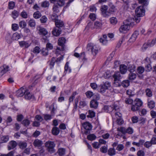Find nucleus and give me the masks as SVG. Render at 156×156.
<instances>
[{
	"label": "nucleus",
	"mask_w": 156,
	"mask_h": 156,
	"mask_svg": "<svg viewBox=\"0 0 156 156\" xmlns=\"http://www.w3.org/2000/svg\"><path fill=\"white\" fill-rule=\"evenodd\" d=\"M132 20L127 19L124 22V24L121 25L119 29V31L121 33H125L129 30L130 26L132 25Z\"/></svg>",
	"instance_id": "f257e3e1"
},
{
	"label": "nucleus",
	"mask_w": 156,
	"mask_h": 156,
	"mask_svg": "<svg viewBox=\"0 0 156 156\" xmlns=\"http://www.w3.org/2000/svg\"><path fill=\"white\" fill-rule=\"evenodd\" d=\"M87 49L89 51H90L94 56L97 55L100 50L98 46L91 43H89L87 44Z\"/></svg>",
	"instance_id": "f03ea898"
},
{
	"label": "nucleus",
	"mask_w": 156,
	"mask_h": 156,
	"mask_svg": "<svg viewBox=\"0 0 156 156\" xmlns=\"http://www.w3.org/2000/svg\"><path fill=\"white\" fill-rule=\"evenodd\" d=\"M45 145L47 150L51 154L55 152L54 148L55 146V144L53 141H48L45 143Z\"/></svg>",
	"instance_id": "7ed1b4c3"
},
{
	"label": "nucleus",
	"mask_w": 156,
	"mask_h": 156,
	"mask_svg": "<svg viewBox=\"0 0 156 156\" xmlns=\"http://www.w3.org/2000/svg\"><path fill=\"white\" fill-rule=\"evenodd\" d=\"M83 128L85 129L84 133L86 134H87L90 133V131L91 129L92 126L90 123L88 122L84 123L83 124Z\"/></svg>",
	"instance_id": "20e7f679"
},
{
	"label": "nucleus",
	"mask_w": 156,
	"mask_h": 156,
	"mask_svg": "<svg viewBox=\"0 0 156 156\" xmlns=\"http://www.w3.org/2000/svg\"><path fill=\"white\" fill-rule=\"evenodd\" d=\"M145 11L143 9V6H140L137 8L135 10V12L138 17L142 16L144 15Z\"/></svg>",
	"instance_id": "39448f33"
},
{
	"label": "nucleus",
	"mask_w": 156,
	"mask_h": 156,
	"mask_svg": "<svg viewBox=\"0 0 156 156\" xmlns=\"http://www.w3.org/2000/svg\"><path fill=\"white\" fill-rule=\"evenodd\" d=\"M108 6L107 5H104L101 6V10L102 15L105 17L108 16L109 13L107 11Z\"/></svg>",
	"instance_id": "423d86ee"
},
{
	"label": "nucleus",
	"mask_w": 156,
	"mask_h": 156,
	"mask_svg": "<svg viewBox=\"0 0 156 156\" xmlns=\"http://www.w3.org/2000/svg\"><path fill=\"white\" fill-rule=\"evenodd\" d=\"M37 29L39 31L40 35L45 36L48 33V32L45 28L40 26H37Z\"/></svg>",
	"instance_id": "0eeeda50"
},
{
	"label": "nucleus",
	"mask_w": 156,
	"mask_h": 156,
	"mask_svg": "<svg viewBox=\"0 0 156 156\" xmlns=\"http://www.w3.org/2000/svg\"><path fill=\"white\" fill-rule=\"evenodd\" d=\"M17 144L16 141L14 140H11L10 141L8 145V149L10 150L14 149L17 146Z\"/></svg>",
	"instance_id": "6e6552de"
},
{
	"label": "nucleus",
	"mask_w": 156,
	"mask_h": 156,
	"mask_svg": "<svg viewBox=\"0 0 156 156\" xmlns=\"http://www.w3.org/2000/svg\"><path fill=\"white\" fill-rule=\"evenodd\" d=\"M27 89H24L22 87L20 88V89L17 91L16 96L17 97H21L25 95Z\"/></svg>",
	"instance_id": "1a4fd4ad"
},
{
	"label": "nucleus",
	"mask_w": 156,
	"mask_h": 156,
	"mask_svg": "<svg viewBox=\"0 0 156 156\" xmlns=\"http://www.w3.org/2000/svg\"><path fill=\"white\" fill-rule=\"evenodd\" d=\"M118 108L117 106L113 105V107L111 106H105L104 107L105 111L106 112H110L114 111V109Z\"/></svg>",
	"instance_id": "9d476101"
},
{
	"label": "nucleus",
	"mask_w": 156,
	"mask_h": 156,
	"mask_svg": "<svg viewBox=\"0 0 156 156\" xmlns=\"http://www.w3.org/2000/svg\"><path fill=\"white\" fill-rule=\"evenodd\" d=\"M116 109H114L112 113V116L113 120H115L119 117H121L122 114L119 112H115Z\"/></svg>",
	"instance_id": "9b49d317"
},
{
	"label": "nucleus",
	"mask_w": 156,
	"mask_h": 156,
	"mask_svg": "<svg viewBox=\"0 0 156 156\" xmlns=\"http://www.w3.org/2000/svg\"><path fill=\"white\" fill-rule=\"evenodd\" d=\"M9 67L8 66L4 65L0 68V75L2 76L9 71Z\"/></svg>",
	"instance_id": "f8f14e48"
},
{
	"label": "nucleus",
	"mask_w": 156,
	"mask_h": 156,
	"mask_svg": "<svg viewBox=\"0 0 156 156\" xmlns=\"http://www.w3.org/2000/svg\"><path fill=\"white\" fill-rule=\"evenodd\" d=\"M138 34V32L137 31H135L129 39V41L130 42H134L136 40Z\"/></svg>",
	"instance_id": "ddd939ff"
},
{
	"label": "nucleus",
	"mask_w": 156,
	"mask_h": 156,
	"mask_svg": "<svg viewBox=\"0 0 156 156\" xmlns=\"http://www.w3.org/2000/svg\"><path fill=\"white\" fill-rule=\"evenodd\" d=\"M55 25L57 28H60L64 27V23L63 21L60 20H57L55 21Z\"/></svg>",
	"instance_id": "4468645a"
},
{
	"label": "nucleus",
	"mask_w": 156,
	"mask_h": 156,
	"mask_svg": "<svg viewBox=\"0 0 156 156\" xmlns=\"http://www.w3.org/2000/svg\"><path fill=\"white\" fill-rule=\"evenodd\" d=\"M33 145L35 147H40L43 144V142L41 140L36 139L33 142Z\"/></svg>",
	"instance_id": "2eb2a0df"
},
{
	"label": "nucleus",
	"mask_w": 156,
	"mask_h": 156,
	"mask_svg": "<svg viewBox=\"0 0 156 156\" xmlns=\"http://www.w3.org/2000/svg\"><path fill=\"white\" fill-rule=\"evenodd\" d=\"M113 77L114 78V81L115 82L119 81L122 77L120 73L119 72H115Z\"/></svg>",
	"instance_id": "dca6fc26"
},
{
	"label": "nucleus",
	"mask_w": 156,
	"mask_h": 156,
	"mask_svg": "<svg viewBox=\"0 0 156 156\" xmlns=\"http://www.w3.org/2000/svg\"><path fill=\"white\" fill-rule=\"evenodd\" d=\"M61 32V30L60 28L55 27L52 31V33L54 35L58 36H59Z\"/></svg>",
	"instance_id": "f3484780"
},
{
	"label": "nucleus",
	"mask_w": 156,
	"mask_h": 156,
	"mask_svg": "<svg viewBox=\"0 0 156 156\" xmlns=\"http://www.w3.org/2000/svg\"><path fill=\"white\" fill-rule=\"evenodd\" d=\"M127 67L125 65L122 64L120 66V71L122 74H125L127 72Z\"/></svg>",
	"instance_id": "a211bd4d"
},
{
	"label": "nucleus",
	"mask_w": 156,
	"mask_h": 156,
	"mask_svg": "<svg viewBox=\"0 0 156 156\" xmlns=\"http://www.w3.org/2000/svg\"><path fill=\"white\" fill-rule=\"evenodd\" d=\"M66 39L65 38L62 37L59 39L58 41V43L59 45L61 46L62 50H63V46L64 43H65Z\"/></svg>",
	"instance_id": "6ab92c4d"
},
{
	"label": "nucleus",
	"mask_w": 156,
	"mask_h": 156,
	"mask_svg": "<svg viewBox=\"0 0 156 156\" xmlns=\"http://www.w3.org/2000/svg\"><path fill=\"white\" fill-rule=\"evenodd\" d=\"M134 104L140 108L142 105L143 102L140 99L136 98L134 101Z\"/></svg>",
	"instance_id": "aec40b11"
},
{
	"label": "nucleus",
	"mask_w": 156,
	"mask_h": 156,
	"mask_svg": "<svg viewBox=\"0 0 156 156\" xmlns=\"http://www.w3.org/2000/svg\"><path fill=\"white\" fill-rule=\"evenodd\" d=\"M98 105V102L95 100H91L90 102V107L91 108H96Z\"/></svg>",
	"instance_id": "412c9836"
},
{
	"label": "nucleus",
	"mask_w": 156,
	"mask_h": 156,
	"mask_svg": "<svg viewBox=\"0 0 156 156\" xmlns=\"http://www.w3.org/2000/svg\"><path fill=\"white\" fill-rule=\"evenodd\" d=\"M19 44L21 47H25V48H27L30 45V44L27 42L24 41L19 42Z\"/></svg>",
	"instance_id": "4be33fe9"
},
{
	"label": "nucleus",
	"mask_w": 156,
	"mask_h": 156,
	"mask_svg": "<svg viewBox=\"0 0 156 156\" xmlns=\"http://www.w3.org/2000/svg\"><path fill=\"white\" fill-rule=\"evenodd\" d=\"M107 36L106 35H104L103 37L100 39V42L103 45H106L108 43V40H107Z\"/></svg>",
	"instance_id": "5701e85b"
},
{
	"label": "nucleus",
	"mask_w": 156,
	"mask_h": 156,
	"mask_svg": "<svg viewBox=\"0 0 156 156\" xmlns=\"http://www.w3.org/2000/svg\"><path fill=\"white\" fill-rule=\"evenodd\" d=\"M145 92L146 96L148 97H151L153 95L152 91L150 88H146L145 90Z\"/></svg>",
	"instance_id": "b1692460"
},
{
	"label": "nucleus",
	"mask_w": 156,
	"mask_h": 156,
	"mask_svg": "<svg viewBox=\"0 0 156 156\" xmlns=\"http://www.w3.org/2000/svg\"><path fill=\"white\" fill-rule=\"evenodd\" d=\"M60 132L59 129L56 127H53L51 130V132L53 135H58Z\"/></svg>",
	"instance_id": "393cba45"
},
{
	"label": "nucleus",
	"mask_w": 156,
	"mask_h": 156,
	"mask_svg": "<svg viewBox=\"0 0 156 156\" xmlns=\"http://www.w3.org/2000/svg\"><path fill=\"white\" fill-rule=\"evenodd\" d=\"M34 96L31 94L28 90H27L25 95V98L26 99L30 100L33 98Z\"/></svg>",
	"instance_id": "a878e982"
},
{
	"label": "nucleus",
	"mask_w": 156,
	"mask_h": 156,
	"mask_svg": "<svg viewBox=\"0 0 156 156\" xmlns=\"http://www.w3.org/2000/svg\"><path fill=\"white\" fill-rule=\"evenodd\" d=\"M108 154L110 156H112L116 154L115 149L114 148H110L108 151Z\"/></svg>",
	"instance_id": "bb28decb"
},
{
	"label": "nucleus",
	"mask_w": 156,
	"mask_h": 156,
	"mask_svg": "<svg viewBox=\"0 0 156 156\" xmlns=\"http://www.w3.org/2000/svg\"><path fill=\"white\" fill-rule=\"evenodd\" d=\"M148 106L150 108H153L155 106V103L153 101L150 100L148 99Z\"/></svg>",
	"instance_id": "cd10ccee"
},
{
	"label": "nucleus",
	"mask_w": 156,
	"mask_h": 156,
	"mask_svg": "<svg viewBox=\"0 0 156 156\" xmlns=\"http://www.w3.org/2000/svg\"><path fill=\"white\" fill-rule=\"evenodd\" d=\"M53 13H57L59 12L60 10L59 7L57 4H54L52 8Z\"/></svg>",
	"instance_id": "c85d7f7f"
},
{
	"label": "nucleus",
	"mask_w": 156,
	"mask_h": 156,
	"mask_svg": "<svg viewBox=\"0 0 156 156\" xmlns=\"http://www.w3.org/2000/svg\"><path fill=\"white\" fill-rule=\"evenodd\" d=\"M12 18L15 19L17 18L19 15V12L16 10H14L12 12Z\"/></svg>",
	"instance_id": "c756f323"
},
{
	"label": "nucleus",
	"mask_w": 156,
	"mask_h": 156,
	"mask_svg": "<svg viewBox=\"0 0 156 156\" xmlns=\"http://www.w3.org/2000/svg\"><path fill=\"white\" fill-rule=\"evenodd\" d=\"M85 54L84 52L82 53L81 55H80V54L77 53H75L74 54V56L78 58L80 57V58H82L83 60H85Z\"/></svg>",
	"instance_id": "7c9ffc66"
},
{
	"label": "nucleus",
	"mask_w": 156,
	"mask_h": 156,
	"mask_svg": "<svg viewBox=\"0 0 156 156\" xmlns=\"http://www.w3.org/2000/svg\"><path fill=\"white\" fill-rule=\"evenodd\" d=\"M21 37V35L17 32L14 33L12 37V39L13 40H18Z\"/></svg>",
	"instance_id": "2f4dec72"
},
{
	"label": "nucleus",
	"mask_w": 156,
	"mask_h": 156,
	"mask_svg": "<svg viewBox=\"0 0 156 156\" xmlns=\"http://www.w3.org/2000/svg\"><path fill=\"white\" fill-rule=\"evenodd\" d=\"M109 11L110 12H114L116 10L115 6L112 3H110L109 5Z\"/></svg>",
	"instance_id": "473e14b6"
},
{
	"label": "nucleus",
	"mask_w": 156,
	"mask_h": 156,
	"mask_svg": "<svg viewBox=\"0 0 156 156\" xmlns=\"http://www.w3.org/2000/svg\"><path fill=\"white\" fill-rule=\"evenodd\" d=\"M66 150L64 148H60L58 149L57 153L59 155H64L65 153Z\"/></svg>",
	"instance_id": "72a5a7b5"
},
{
	"label": "nucleus",
	"mask_w": 156,
	"mask_h": 156,
	"mask_svg": "<svg viewBox=\"0 0 156 156\" xmlns=\"http://www.w3.org/2000/svg\"><path fill=\"white\" fill-rule=\"evenodd\" d=\"M102 24L101 22L96 21L94 23V27L97 29H100L101 28Z\"/></svg>",
	"instance_id": "f704fd0d"
},
{
	"label": "nucleus",
	"mask_w": 156,
	"mask_h": 156,
	"mask_svg": "<svg viewBox=\"0 0 156 156\" xmlns=\"http://www.w3.org/2000/svg\"><path fill=\"white\" fill-rule=\"evenodd\" d=\"M96 137V136L94 134H90L87 136V139L91 141L95 140Z\"/></svg>",
	"instance_id": "c9c22d12"
},
{
	"label": "nucleus",
	"mask_w": 156,
	"mask_h": 156,
	"mask_svg": "<svg viewBox=\"0 0 156 156\" xmlns=\"http://www.w3.org/2000/svg\"><path fill=\"white\" fill-rule=\"evenodd\" d=\"M110 23L112 25L116 24L118 22L117 18L115 17H112L110 19Z\"/></svg>",
	"instance_id": "e433bc0d"
},
{
	"label": "nucleus",
	"mask_w": 156,
	"mask_h": 156,
	"mask_svg": "<svg viewBox=\"0 0 156 156\" xmlns=\"http://www.w3.org/2000/svg\"><path fill=\"white\" fill-rule=\"evenodd\" d=\"M22 124H23L24 126H28L30 123V121L27 119H24L21 122Z\"/></svg>",
	"instance_id": "4c0bfd02"
},
{
	"label": "nucleus",
	"mask_w": 156,
	"mask_h": 156,
	"mask_svg": "<svg viewBox=\"0 0 156 156\" xmlns=\"http://www.w3.org/2000/svg\"><path fill=\"white\" fill-rule=\"evenodd\" d=\"M128 70L130 73H133L135 70V67L133 65H129L128 67Z\"/></svg>",
	"instance_id": "58836bf2"
},
{
	"label": "nucleus",
	"mask_w": 156,
	"mask_h": 156,
	"mask_svg": "<svg viewBox=\"0 0 156 156\" xmlns=\"http://www.w3.org/2000/svg\"><path fill=\"white\" fill-rule=\"evenodd\" d=\"M49 3L48 1H45L41 2V6L43 8L48 7L49 6Z\"/></svg>",
	"instance_id": "ea45409f"
},
{
	"label": "nucleus",
	"mask_w": 156,
	"mask_h": 156,
	"mask_svg": "<svg viewBox=\"0 0 156 156\" xmlns=\"http://www.w3.org/2000/svg\"><path fill=\"white\" fill-rule=\"evenodd\" d=\"M136 77V75L133 73H130L129 75V79L130 80H133Z\"/></svg>",
	"instance_id": "a19ab883"
},
{
	"label": "nucleus",
	"mask_w": 156,
	"mask_h": 156,
	"mask_svg": "<svg viewBox=\"0 0 156 156\" xmlns=\"http://www.w3.org/2000/svg\"><path fill=\"white\" fill-rule=\"evenodd\" d=\"M28 24L31 27H34L36 25L35 21L33 19L30 20L28 22Z\"/></svg>",
	"instance_id": "79ce46f5"
},
{
	"label": "nucleus",
	"mask_w": 156,
	"mask_h": 156,
	"mask_svg": "<svg viewBox=\"0 0 156 156\" xmlns=\"http://www.w3.org/2000/svg\"><path fill=\"white\" fill-rule=\"evenodd\" d=\"M140 108H139L134 104L132 105L131 107V110L133 112H136L137 111H138L140 110Z\"/></svg>",
	"instance_id": "37998d69"
},
{
	"label": "nucleus",
	"mask_w": 156,
	"mask_h": 156,
	"mask_svg": "<svg viewBox=\"0 0 156 156\" xmlns=\"http://www.w3.org/2000/svg\"><path fill=\"white\" fill-rule=\"evenodd\" d=\"M129 84V82L128 80H124L122 83V86L124 87H127Z\"/></svg>",
	"instance_id": "c03bdc74"
},
{
	"label": "nucleus",
	"mask_w": 156,
	"mask_h": 156,
	"mask_svg": "<svg viewBox=\"0 0 156 156\" xmlns=\"http://www.w3.org/2000/svg\"><path fill=\"white\" fill-rule=\"evenodd\" d=\"M95 116V113L93 111L89 110L88 111V115H87L88 117L92 118Z\"/></svg>",
	"instance_id": "a18cd8bd"
},
{
	"label": "nucleus",
	"mask_w": 156,
	"mask_h": 156,
	"mask_svg": "<svg viewBox=\"0 0 156 156\" xmlns=\"http://www.w3.org/2000/svg\"><path fill=\"white\" fill-rule=\"evenodd\" d=\"M1 139L2 143H6L9 140V136H3L1 137Z\"/></svg>",
	"instance_id": "49530a36"
},
{
	"label": "nucleus",
	"mask_w": 156,
	"mask_h": 156,
	"mask_svg": "<svg viewBox=\"0 0 156 156\" xmlns=\"http://www.w3.org/2000/svg\"><path fill=\"white\" fill-rule=\"evenodd\" d=\"M41 16V14L39 11L35 12L33 14V17L35 19H38Z\"/></svg>",
	"instance_id": "de8ad7c7"
},
{
	"label": "nucleus",
	"mask_w": 156,
	"mask_h": 156,
	"mask_svg": "<svg viewBox=\"0 0 156 156\" xmlns=\"http://www.w3.org/2000/svg\"><path fill=\"white\" fill-rule=\"evenodd\" d=\"M99 92L101 93H104L105 91L106 90H107L103 85H100L99 86Z\"/></svg>",
	"instance_id": "09e8293b"
},
{
	"label": "nucleus",
	"mask_w": 156,
	"mask_h": 156,
	"mask_svg": "<svg viewBox=\"0 0 156 156\" xmlns=\"http://www.w3.org/2000/svg\"><path fill=\"white\" fill-rule=\"evenodd\" d=\"M65 72L68 71L69 73H70L71 72V69L69 68V62H67L65 65Z\"/></svg>",
	"instance_id": "8fccbe9b"
},
{
	"label": "nucleus",
	"mask_w": 156,
	"mask_h": 156,
	"mask_svg": "<svg viewBox=\"0 0 156 156\" xmlns=\"http://www.w3.org/2000/svg\"><path fill=\"white\" fill-rule=\"evenodd\" d=\"M117 130L120 132L122 134H125L126 133V129L124 127H119L117 128Z\"/></svg>",
	"instance_id": "3c124183"
},
{
	"label": "nucleus",
	"mask_w": 156,
	"mask_h": 156,
	"mask_svg": "<svg viewBox=\"0 0 156 156\" xmlns=\"http://www.w3.org/2000/svg\"><path fill=\"white\" fill-rule=\"evenodd\" d=\"M87 105L86 102L84 101H81L80 102L79 105V108H82L86 106Z\"/></svg>",
	"instance_id": "603ef678"
},
{
	"label": "nucleus",
	"mask_w": 156,
	"mask_h": 156,
	"mask_svg": "<svg viewBox=\"0 0 156 156\" xmlns=\"http://www.w3.org/2000/svg\"><path fill=\"white\" fill-rule=\"evenodd\" d=\"M125 102L126 104H131L133 103V101L129 98H127L125 99Z\"/></svg>",
	"instance_id": "864d4df0"
},
{
	"label": "nucleus",
	"mask_w": 156,
	"mask_h": 156,
	"mask_svg": "<svg viewBox=\"0 0 156 156\" xmlns=\"http://www.w3.org/2000/svg\"><path fill=\"white\" fill-rule=\"evenodd\" d=\"M19 25L20 27L24 28L26 27L27 24L24 21H21L19 22Z\"/></svg>",
	"instance_id": "5fc2aeb1"
},
{
	"label": "nucleus",
	"mask_w": 156,
	"mask_h": 156,
	"mask_svg": "<svg viewBox=\"0 0 156 156\" xmlns=\"http://www.w3.org/2000/svg\"><path fill=\"white\" fill-rule=\"evenodd\" d=\"M76 94V92H74L72 93V95L70 97L69 99V103L71 102H72L73 99L75 98V96Z\"/></svg>",
	"instance_id": "6e6d98bb"
},
{
	"label": "nucleus",
	"mask_w": 156,
	"mask_h": 156,
	"mask_svg": "<svg viewBox=\"0 0 156 156\" xmlns=\"http://www.w3.org/2000/svg\"><path fill=\"white\" fill-rule=\"evenodd\" d=\"M21 16L22 17L26 19L27 17L28 13L25 10H23L21 13Z\"/></svg>",
	"instance_id": "4d7b16f0"
},
{
	"label": "nucleus",
	"mask_w": 156,
	"mask_h": 156,
	"mask_svg": "<svg viewBox=\"0 0 156 156\" xmlns=\"http://www.w3.org/2000/svg\"><path fill=\"white\" fill-rule=\"evenodd\" d=\"M53 45L50 43H47L46 45V48L48 50H51L53 49Z\"/></svg>",
	"instance_id": "13d9d810"
},
{
	"label": "nucleus",
	"mask_w": 156,
	"mask_h": 156,
	"mask_svg": "<svg viewBox=\"0 0 156 156\" xmlns=\"http://www.w3.org/2000/svg\"><path fill=\"white\" fill-rule=\"evenodd\" d=\"M137 71L139 74H141L144 72V69L142 67L139 66L137 68Z\"/></svg>",
	"instance_id": "bf43d9fd"
},
{
	"label": "nucleus",
	"mask_w": 156,
	"mask_h": 156,
	"mask_svg": "<svg viewBox=\"0 0 156 156\" xmlns=\"http://www.w3.org/2000/svg\"><path fill=\"white\" fill-rule=\"evenodd\" d=\"M86 95L87 98H90L94 94L92 92L88 91L86 93Z\"/></svg>",
	"instance_id": "052dcab7"
},
{
	"label": "nucleus",
	"mask_w": 156,
	"mask_h": 156,
	"mask_svg": "<svg viewBox=\"0 0 156 156\" xmlns=\"http://www.w3.org/2000/svg\"><path fill=\"white\" fill-rule=\"evenodd\" d=\"M100 150L103 153H106L108 151L107 147L106 146H102L100 148Z\"/></svg>",
	"instance_id": "680f3d73"
},
{
	"label": "nucleus",
	"mask_w": 156,
	"mask_h": 156,
	"mask_svg": "<svg viewBox=\"0 0 156 156\" xmlns=\"http://www.w3.org/2000/svg\"><path fill=\"white\" fill-rule=\"evenodd\" d=\"M15 6V3L14 2H10L9 3V8L10 9H13Z\"/></svg>",
	"instance_id": "e2e57ef3"
},
{
	"label": "nucleus",
	"mask_w": 156,
	"mask_h": 156,
	"mask_svg": "<svg viewBox=\"0 0 156 156\" xmlns=\"http://www.w3.org/2000/svg\"><path fill=\"white\" fill-rule=\"evenodd\" d=\"M58 18V16L56 14V13H53V14L51 16V19L52 20L55 21L57 20H58L57 19Z\"/></svg>",
	"instance_id": "0e129e2a"
},
{
	"label": "nucleus",
	"mask_w": 156,
	"mask_h": 156,
	"mask_svg": "<svg viewBox=\"0 0 156 156\" xmlns=\"http://www.w3.org/2000/svg\"><path fill=\"white\" fill-rule=\"evenodd\" d=\"M48 20L47 17L45 16H42L40 19L41 22L42 23H45Z\"/></svg>",
	"instance_id": "69168bd1"
},
{
	"label": "nucleus",
	"mask_w": 156,
	"mask_h": 156,
	"mask_svg": "<svg viewBox=\"0 0 156 156\" xmlns=\"http://www.w3.org/2000/svg\"><path fill=\"white\" fill-rule=\"evenodd\" d=\"M19 28V26L17 24L14 23L12 24V30L16 31Z\"/></svg>",
	"instance_id": "338daca9"
},
{
	"label": "nucleus",
	"mask_w": 156,
	"mask_h": 156,
	"mask_svg": "<svg viewBox=\"0 0 156 156\" xmlns=\"http://www.w3.org/2000/svg\"><path fill=\"white\" fill-rule=\"evenodd\" d=\"M48 51L46 48L42 49L41 51L42 54L44 56L47 55L48 53Z\"/></svg>",
	"instance_id": "774afa93"
}]
</instances>
